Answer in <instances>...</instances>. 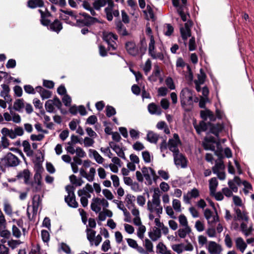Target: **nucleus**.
<instances>
[{"label":"nucleus","instance_id":"f257e3e1","mask_svg":"<svg viewBox=\"0 0 254 254\" xmlns=\"http://www.w3.org/2000/svg\"><path fill=\"white\" fill-rule=\"evenodd\" d=\"M148 55L153 59H158L166 64V51L163 45L155 42L154 36H151L148 47Z\"/></svg>","mask_w":254,"mask_h":254},{"label":"nucleus","instance_id":"f03ea898","mask_svg":"<svg viewBox=\"0 0 254 254\" xmlns=\"http://www.w3.org/2000/svg\"><path fill=\"white\" fill-rule=\"evenodd\" d=\"M161 191L159 188H155L153 190L152 198L147 202V207L150 212H156L160 215L163 212V207L161 205L160 197Z\"/></svg>","mask_w":254,"mask_h":254},{"label":"nucleus","instance_id":"7ed1b4c3","mask_svg":"<svg viewBox=\"0 0 254 254\" xmlns=\"http://www.w3.org/2000/svg\"><path fill=\"white\" fill-rule=\"evenodd\" d=\"M180 98L183 107L192 105L194 102L198 101V98L193 94V91L188 88H184L181 90Z\"/></svg>","mask_w":254,"mask_h":254},{"label":"nucleus","instance_id":"20e7f679","mask_svg":"<svg viewBox=\"0 0 254 254\" xmlns=\"http://www.w3.org/2000/svg\"><path fill=\"white\" fill-rule=\"evenodd\" d=\"M190 17H181L178 20L180 22V32L182 39L186 41L191 37L190 27L193 25L192 21L189 18Z\"/></svg>","mask_w":254,"mask_h":254},{"label":"nucleus","instance_id":"39448f33","mask_svg":"<svg viewBox=\"0 0 254 254\" xmlns=\"http://www.w3.org/2000/svg\"><path fill=\"white\" fill-rule=\"evenodd\" d=\"M71 19V24L75 25L78 26H89L96 22H101V21L94 17H78L79 18H76L77 17H70Z\"/></svg>","mask_w":254,"mask_h":254},{"label":"nucleus","instance_id":"423d86ee","mask_svg":"<svg viewBox=\"0 0 254 254\" xmlns=\"http://www.w3.org/2000/svg\"><path fill=\"white\" fill-rule=\"evenodd\" d=\"M208 127L210 128L211 132L216 136H218L219 133L222 130V126L221 125L212 126L211 124L207 125L203 121L201 122L198 126H195V128L198 133H200L201 131H205Z\"/></svg>","mask_w":254,"mask_h":254},{"label":"nucleus","instance_id":"0eeeda50","mask_svg":"<svg viewBox=\"0 0 254 254\" xmlns=\"http://www.w3.org/2000/svg\"><path fill=\"white\" fill-rule=\"evenodd\" d=\"M20 160L18 158L11 153H8L0 161V164L4 167H15L20 163Z\"/></svg>","mask_w":254,"mask_h":254},{"label":"nucleus","instance_id":"6e6552de","mask_svg":"<svg viewBox=\"0 0 254 254\" xmlns=\"http://www.w3.org/2000/svg\"><path fill=\"white\" fill-rule=\"evenodd\" d=\"M103 209L109 207V202L104 198L99 197H94L92 199L91 203V209L92 211L97 213L101 211V208Z\"/></svg>","mask_w":254,"mask_h":254},{"label":"nucleus","instance_id":"1a4fd4ad","mask_svg":"<svg viewBox=\"0 0 254 254\" xmlns=\"http://www.w3.org/2000/svg\"><path fill=\"white\" fill-rule=\"evenodd\" d=\"M103 38L108 44L109 50H115L117 45L115 41L117 40L118 37L111 32H104L103 33Z\"/></svg>","mask_w":254,"mask_h":254},{"label":"nucleus","instance_id":"9d476101","mask_svg":"<svg viewBox=\"0 0 254 254\" xmlns=\"http://www.w3.org/2000/svg\"><path fill=\"white\" fill-rule=\"evenodd\" d=\"M66 190L67 192V195L65 196V201L69 206L76 208L78 206V202L75 200V197L73 190L71 187H67Z\"/></svg>","mask_w":254,"mask_h":254},{"label":"nucleus","instance_id":"9b49d317","mask_svg":"<svg viewBox=\"0 0 254 254\" xmlns=\"http://www.w3.org/2000/svg\"><path fill=\"white\" fill-rule=\"evenodd\" d=\"M215 155H217L218 157L217 160H216V163L214 167L213 168V171L214 173L216 174L218 177V178L221 180L222 179V154L221 150H216L215 151Z\"/></svg>","mask_w":254,"mask_h":254},{"label":"nucleus","instance_id":"f8f14e48","mask_svg":"<svg viewBox=\"0 0 254 254\" xmlns=\"http://www.w3.org/2000/svg\"><path fill=\"white\" fill-rule=\"evenodd\" d=\"M181 144V141L177 134L175 133L173 138L170 139L168 141V147L173 154L179 152L178 146Z\"/></svg>","mask_w":254,"mask_h":254},{"label":"nucleus","instance_id":"ddd939ff","mask_svg":"<svg viewBox=\"0 0 254 254\" xmlns=\"http://www.w3.org/2000/svg\"><path fill=\"white\" fill-rule=\"evenodd\" d=\"M141 171L145 180L149 181L150 184H151L150 175L152 176L153 179L154 181H156L158 179V176L156 175L155 171L151 168L143 167L142 168Z\"/></svg>","mask_w":254,"mask_h":254},{"label":"nucleus","instance_id":"4468645a","mask_svg":"<svg viewBox=\"0 0 254 254\" xmlns=\"http://www.w3.org/2000/svg\"><path fill=\"white\" fill-rule=\"evenodd\" d=\"M204 215L207 221L208 224H213L219 221L217 214H215L209 209H206L204 212Z\"/></svg>","mask_w":254,"mask_h":254},{"label":"nucleus","instance_id":"2eb2a0df","mask_svg":"<svg viewBox=\"0 0 254 254\" xmlns=\"http://www.w3.org/2000/svg\"><path fill=\"white\" fill-rule=\"evenodd\" d=\"M175 165L178 167L185 168L187 166V160L184 156L179 152L173 154Z\"/></svg>","mask_w":254,"mask_h":254},{"label":"nucleus","instance_id":"dca6fc26","mask_svg":"<svg viewBox=\"0 0 254 254\" xmlns=\"http://www.w3.org/2000/svg\"><path fill=\"white\" fill-rule=\"evenodd\" d=\"M31 189L33 192H38L41 190V176L38 174L34 175V181L30 184Z\"/></svg>","mask_w":254,"mask_h":254},{"label":"nucleus","instance_id":"f3484780","mask_svg":"<svg viewBox=\"0 0 254 254\" xmlns=\"http://www.w3.org/2000/svg\"><path fill=\"white\" fill-rule=\"evenodd\" d=\"M235 211L237 216V219L238 220L242 221L243 222H248L249 217L246 208H243L242 210L240 208H235Z\"/></svg>","mask_w":254,"mask_h":254},{"label":"nucleus","instance_id":"a211bd4d","mask_svg":"<svg viewBox=\"0 0 254 254\" xmlns=\"http://www.w3.org/2000/svg\"><path fill=\"white\" fill-rule=\"evenodd\" d=\"M199 195V191L196 188H193L191 190L189 191L187 194L184 195V201L186 203H190V199L196 198Z\"/></svg>","mask_w":254,"mask_h":254},{"label":"nucleus","instance_id":"6ab92c4d","mask_svg":"<svg viewBox=\"0 0 254 254\" xmlns=\"http://www.w3.org/2000/svg\"><path fill=\"white\" fill-rule=\"evenodd\" d=\"M115 4L113 1H110L107 6L105 8L106 16H119V11L115 9Z\"/></svg>","mask_w":254,"mask_h":254},{"label":"nucleus","instance_id":"aec40b11","mask_svg":"<svg viewBox=\"0 0 254 254\" xmlns=\"http://www.w3.org/2000/svg\"><path fill=\"white\" fill-rule=\"evenodd\" d=\"M93 191V188L92 186L87 184L83 188L78 190L77 194L79 196H88V197H91L90 193Z\"/></svg>","mask_w":254,"mask_h":254},{"label":"nucleus","instance_id":"412c9836","mask_svg":"<svg viewBox=\"0 0 254 254\" xmlns=\"http://www.w3.org/2000/svg\"><path fill=\"white\" fill-rule=\"evenodd\" d=\"M26 5L30 9H35L44 7L45 3L43 0H28L27 1Z\"/></svg>","mask_w":254,"mask_h":254},{"label":"nucleus","instance_id":"4be33fe9","mask_svg":"<svg viewBox=\"0 0 254 254\" xmlns=\"http://www.w3.org/2000/svg\"><path fill=\"white\" fill-rule=\"evenodd\" d=\"M208 250L210 254H220L221 247L214 242H209Z\"/></svg>","mask_w":254,"mask_h":254},{"label":"nucleus","instance_id":"5701e85b","mask_svg":"<svg viewBox=\"0 0 254 254\" xmlns=\"http://www.w3.org/2000/svg\"><path fill=\"white\" fill-rule=\"evenodd\" d=\"M218 145L219 144L217 142L214 141L213 139L209 140L208 138H205V141L203 143L204 148L206 150H215L216 146H217L218 149Z\"/></svg>","mask_w":254,"mask_h":254},{"label":"nucleus","instance_id":"b1692460","mask_svg":"<svg viewBox=\"0 0 254 254\" xmlns=\"http://www.w3.org/2000/svg\"><path fill=\"white\" fill-rule=\"evenodd\" d=\"M2 90L0 92V96L4 99L7 102H11L12 100L9 95L10 91L8 86L6 84L1 85Z\"/></svg>","mask_w":254,"mask_h":254},{"label":"nucleus","instance_id":"393cba45","mask_svg":"<svg viewBox=\"0 0 254 254\" xmlns=\"http://www.w3.org/2000/svg\"><path fill=\"white\" fill-rule=\"evenodd\" d=\"M109 145L111 148H112L120 157L126 159L125 155L123 150L118 145L116 144L113 142H110L109 143Z\"/></svg>","mask_w":254,"mask_h":254},{"label":"nucleus","instance_id":"a878e982","mask_svg":"<svg viewBox=\"0 0 254 254\" xmlns=\"http://www.w3.org/2000/svg\"><path fill=\"white\" fill-rule=\"evenodd\" d=\"M30 173L27 169H25L22 172L19 173L17 176L19 179H23L25 184H29V178L30 177Z\"/></svg>","mask_w":254,"mask_h":254},{"label":"nucleus","instance_id":"bb28decb","mask_svg":"<svg viewBox=\"0 0 254 254\" xmlns=\"http://www.w3.org/2000/svg\"><path fill=\"white\" fill-rule=\"evenodd\" d=\"M191 232V229L190 227H183L182 228H180L176 233L180 238L184 239L188 235H189Z\"/></svg>","mask_w":254,"mask_h":254},{"label":"nucleus","instance_id":"cd10ccee","mask_svg":"<svg viewBox=\"0 0 254 254\" xmlns=\"http://www.w3.org/2000/svg\"><path fill=\"white\" fill-rule=\"evenodd\" d=\"M89 155L90 157L93 156L96 162L99 164H102L104 162V158L95 150L90 149L89 150Z\"/></svg>","mask_w":254,"mask_h":254},{"label":"nucleus","instance_id":"c85d7f7f","mask_svg":"<svg viewBox=\"0 0 254 254\" xmlns=\"http://www.w3.org/2000/svg\"><path fill=\"white\" fill-rule=\"evenodd\" d=\"M35 90L40 94L41 97L43 99L49 98L51 96V92L50 91L44 89L41 86L36 87Z\"/></svg>","mask_w":254,"mask_h":254},{"label":"nucleus","instance_id":"c756f323","mask_svg":"<svg viewBox=\"0 0 254 254\" xmlns=\"http://www.w3.org/2000/svg\"><path fill=\"white\" fill-rule=\"evenodd\" d=\"M236 248L244 253L247 248V244L241 237L237 238L235 241Z\"/></svg>","mask_w":254,"mask_h":254},{"label":"nucleus","instance_id":"7c9ffc66","mask_svg":"<svg viewBox=\"0 0 254 254\" xmlns=\"http://www.w3.org/2000/svg\"><path fill=\"white\" fill-rule=\"evenodd\" d=\"M248 222H242L240 225L242 232L246 237L249 236L252 231V226H250L248 227L247 224Z\"/></svg>","mask_w":254,"mask_h":254},{"label":"nucleus","instance_id":"2f4dec72","mask_svg":"<svg viewBox=\"0 0 254 254\" xmlns=\"http://www.w3.org/2000/svg\"><path fill=\"white\" fill-rule=\"evenodd\" d=\"M148 110L151 114L160 115L161 113L160 108L153 103L148 105Z\"/></svg>","mask_w":254,"mask_h":254},{"label":"nucleus","instance_id":"473e14b6","mask_svg":"<svg viewBox=\"0 0 254 254\" xmlns=\"http://www.w3.org/2000/svg\"><path fill=\"white\" fill-rule=\"evenodd\" d=\"M22 146L23 147V150L27 156L31 157L33 155V151L31 149V145L28 141H23L22 142Z\"/></svg>","mask_w":254,"mask_h":254},{"label":"nucleus","instance_id":"72a5a7b5","mask_svg":"<svg viewBox=\"0 0 254 254\" xmlns=\"http://www.w3.org/2000/svg\"><path fill=\"white\" fill-rule=\"evenodd\" d=\"M1 133L2 135L5 136H8L11 139H14L16 138V135L15 134L14 129H8L6 127H3L1 130Z\"/></svg>","mask_w":254,"mask_h":254},{"label":"nucleus","instance_id":"f704fd0d","mask_svg":"<svg viewBox=\"0 0 254 254\" xmlns=\"http://www.w3.org/2000/svg\"><path fill=\"white\" fill-rule=\"evenodd\" d=\"M161 237V230L159 228H155L152 232L149 233V237L153 241H157Z\"/></svg>","mask_w":254,"mask_h":254},{"label":"nucleus","instance_id":"c9c22d12","mask_svg":"<svg viewBox=\"0 0 254 254\" xmlns=\"http://www.w3.org/2000/svg\"><path fill=\"white\" fill-rule=\"evenodd\" d=\"M119 18H120V17H119ZM116 25L119 33L123 35H127V34L126 29L122 24L121 18H118L117 19L116 21Z\"/></svg>","mask_w":254,"mask_h":254},{"label":"nucleus","instance_id":"e433bc0d","mask_svg":"<svg viewBox=\"0 0 254 254\" xmlns=\"http://www.w3.org/2000/svg\"><path fill=\"white\" fill-rule=\"evenodd\" d=\"M126 49L128 53L131 55L135 56L137 53V49L135 44L131 42H128L126 44Z\"/></svg>","mask_w":254,"mask_h":254},{"label":"nucleus","instance_id":"4c0bfd02","mask_svg":"<svg viewBox=\"0 0 254 254\" xmlns=\"http://www.w3.org/2000/svg\"><path fill=\"white\" fill-rule=\"evenodd\" d=\"M25 107L24 100L22 99H18L15 100L13 104V109L17 111H20Z\"/></svg>","mask_w":254,"mask_h":254},{"label":"nucleus","instance_id":"58836bf2","mask_svg":"<svg viewBox=\"0 0 254 254\" xmlns=\"http://www.w3.org/2000/svg\"><path fill=\"white\" fill-rule=\"evenodd\" d=\"M146 138L149 142L156 143L158 140L159 136L156 133L150 131L148 132Z\"/></svg>","mask_w":254,"mask_h":254},{"label":"nucleus","instance_id":"ea45409f","mask_svg":"<svg viewBox=\"0 0 254 254\" xmlns=\"http://www.w3.org/2000/svg\"><path fill=\"white\" fill-rule=\"evenodd\" d=\"M69 180L70 182L75 187L81 186L84 183L83 181L81 178H77L74 175L69 177Z\"/></svg>","mask_w":254,"mask_h":254},{"label":"nucleus","instance_id":"a19ab883","mask_svg":"<svg viewBox=\"0 0 254 254\" xmlns=\"http://www.w3.org/2000/svg\"><path fill=\"white\" fill-rule=\"evenodd\" d=\"M106 0H95L93 3V8L94 10H99L106 4Z\"/></svg>","mask_w":254,"mask_h":254},{"label":"nucleus","instance_id":"79ce46f5","mask_svg":"<svg viewBox=\"0 0 254 254\" xmlns=\"http://www.w3.org/2000/svg\"><path fill=\"white\" fill-rule=\"evenodd\" d=\"M87 238L90 243L91 245H93V241L96 235V231L90 229H86Z\"/></svg>","mask_w":254,"mask_h":254},{"label":"nucleus","instance_id":"37998d69","mask_svg":"<svg viewBox=\"0 0 254 254\" xmlns=\"http://www.w3.org/2000/svg\"><path fill=\"white\" fill-rule=\"evenodd\" d=\"M201 117L204 120L209 119L210 121L214 120V117L212 112L209 111H202L200 113Z\"/></svg>","mask_w":254,"mask_h":254},{"label":"nucleus","instance_id":"c03bdc74","mask_svg":"<svg viewBox=\"0 0 254 254\" xmlns=\"http://www.w3.org/2000/svg\"><path fill=\"white\" fill-rule=\"evenodd\" d=\"M126 200L127 202V206L128 208H130V206H134V201H135V196L131 194H127L126 195Z\"/></svg>","mask_w":254,"mask_h":254},{"label":"nucleus","instance_id":"a18cd8bd","mask_svg":"<svg viewBox=\"0 0 254 254\" xmlns=\"http://www.w3.org/2000/svg\"><path fill=\"white\" fill-rule=\"evenodd\" d=\"M8 109L10 110V113L12 116V121L16 124H19L21 121V119L19 115L14 112L12 110L10 107H8Z\"/></svg>","mask_w":254,"mask_h":254},{"label":"nucleus","instance_id":"49530a36","mask_svg":"<svg viewBox=\"0 0 254 254\" xmlns=\"http://www.w3.org/2000/svg\"><path fill=\"white\" fill-rule=\"evenodd\" d=\"M218 185V182L216 178H212L209 181V189L211 194H214Z\"/></svg>","mask_w":254,"mask_h":254},{"label":"nucleus","instance_id":"de8ad7c7","mask_svg":"<svg viewBox=\"0 0 254 254\" xmlns=\"http://www.w3.org/2000/svg\"><path fill=\"white\" fill-rule=\"evenodd\" d=\"M206 77L205 74L202 69H200V73L197 74V79L194 81L195 84H203Z\"/></svg>","mask_w":254,"mask_h":254},{"label":"nucleus","instance_id":"09e8293b","mask_svg":"<svg viewBox=\"0 0 254 254\" xmlns=\"http://www.w3.org/2000/svg\"><path fill=\"white\" fill-rule=\"evenodd\" d=\"M233 202L237 206L245 208V206L241 197L237 195H233Z\"/></svg>","mask_w":254,"mask_h":254},{"label":"nucleus","instance_id":"8fccbe9b","mask_svg":"<svg viewBox=\"0 0 254 254\" xmlns=\"http://www.w3.org/2000/svg\"><path fill=\"white\" fill-rule=\"evenodd\" d=\"M50 29L54 31L59 32L62 28L61 23L58 20H56L54 22L50 25Z\"/></svg>","mask_w":254,"mask_h":254},{"label":"nucleus","instance_id":"3c124183","mask_svg":"<svg viewBox=\"0 0 254 254\" xmlns=\"http://www.w3.org/2000/svg\"><path fill=\"white\" fill-rule=\"evenodd\" d=\"M172 250L178 254H182L184 251V244H174L172 246Z\"/></svg>","mask_w":254,"mask_h":254},{"label":"nucleus","instance_id":"603ef678","mask_svg":"<svg viewBox=\"0 0 254 254\" xmlns=\"http://www.w3.org/2000/svg\"><path fill=\"white\" fill-rule=\"evenodd\" d=\"M172 207L177 212L182 211L181 201L177 199H173L172 201Z\"/></svg>","mask_w":254,"mask_h":254},{"label":"nucleus","instance_id":"864d4df0","mask_svg":"<svg viewBox=\"0 0 254 254\" xmlns=\"http://www.w3.org/2000/svg\"><path fill=\"white\" fill-rule=\"evenodd\" d=\"M32 203L34 210L37 211L41 203V199L39 195H35L34 196Z\"/></svg>","mask_w":254,"mask_h":254},{"label":"nucleus","instance_id":"5fc2aeb1","mask_svg":"<svg viewBox=\"0 0 254 254\" xmlns=\"http://www.w3.org/2000/svg\"><path fill=\"white\" fill-rule=\"evenodd\" d=\"M142 156L145 163H150L153 160V156L147 151H144L142 152Z\"/></svg>","mask_w":254,"mask_h":254},{"label":"nucleus","instance_id":"6e6d98bb","mask_svg":"<svg viewBox=\"0 0 254 254\" xmlns=\"http://www.w3.org/2000/svg\"><path fill=\"white\" fill-rule=\"evenodd\" d=\"M82 6L84 9L88 10L90 12V13L94 16L95 14V12L93 8V7L90 5V4L87 1L84 0L82 4Z\"/></svg>","mask_w":254,"mask_h":254},{"label":"nucleus","instance_id":"4d7b16f0","mask_svg":"<svg viewBox=\"0 0 254 254\" xmlns=\"http://www.w3.org/2000/svg\"><path fill=\"white\" fill-rule=\"evenodd\" d=\"M158 178L160 177L165 181L168 180L170 178V175L168 172L164 170L161 169L158 170Z\"/></svg>","mask_w":254,"mask_h":254},{"label":"nucleus","instance_id":"13d9d810","mask_svg":"<svg viewBox=\"0 0 254 254\" xmlns=\"http://www.w3.org/2000/svg\"><path fill=\"white\" fill-rule=\"evenodd\" d=\"M180 224L183 227H190L187 217L184 214H181L178 217Z\"/></svg>","mask_w":254,"mask_h":254},{"label":"nucleus","instance_id":"bf43d9fd","mask_svg":"<svg viewBox=\"0 0 254 254\" xmlns=\"http://www.w3.org/2000/svg\"><path fill=\"white\" fill-rule=\"evenodd\" d=\"M94 142V138L92 137H85L83 140L84 146L86 147L92 146Z\"/></svg>","mask_w":254,"mask_h":254},{"label":"nucleus","instance_id":"052dcab7","mask_svg":"<svg viewBox=\"0 0 254 254\" xmlns=\"http://www.w3.org/2000/svg\"><path fill=\"white\" fill-rule=\"evenodd\" d=\"M164 208L166 210V212L168 215H169L171 218H176V216L175 215V213L173 207H172L170 206H165L164 205Z\"/></svg>","mask_w":254,"mask_h":254},{"label":"nucleus","instance_id":"680f3d73","mask_svg":"<svg viewBox=\"0 0 254 254\" xmlns=\"http://www.w3.org/2000/svg\"><path fill=\"white\" fill-rule=\"evenodd\" d=\"M45 108L47 112L52 113L54 110V106L52 100H48L45 103Z\"/></svg>","mask_w":254,"mask_h":254},{"label":"nucleus","instance_id":"e2e57ef3","mask_svg":"<svg viewBox=\"0 0 254 254\" xmlns=\"http://www.w3.org/2000/svg\"><path fill=\"white\" fill-rule=\"evenodd\" d=\"M137 235L141 239H142L144 237V234L146 231V228L145 226L141 225L138 226Z\"/></svg>","mask_w":254,"mask_h":254},{"label":"nucleus","instance_id":"0e129e2a","mask_svg":"<svg viewBox=\"0 0 254 254\" xmlns=\"http://www.w3.org/2000/svg\"><path fill=\"white\" fill-rule=\"evenodd\" d=\"M152 66V63L150 59H148L144 65L143 66V69L146 74H147V73L150 71Z\"/></svg>","mask_w":254,"mask_h":254},{"label":"nucleus","instance_id":"69168bd1","mask_svg":"<svg viewBox=\"0 0 254 254\" xmlns=\"http://www.w3.org/2000/svg\"><path fill=\"white\" fill-rule=\"evenodd\" d=\"M242 184L244 186L243 189L244 192L245 194H248L249 193L250 190H252L253 188L250 183L246 181H244L242 182Z\"/></svg>","mask_w":254,"mask_h":254},{"label":"nucleus","instance_id":"338daca9","mask_svg":"<svg viewBox=\"0 0 254 254\" xmlns=\"http://www.w3.org/2000/svg\"><path fill=\"white\" fill-rule=\"evenodd\" d=\"M102 193L107 199L112 200L114 198V195L112 192L108 189L103 190Z\"/></svg>","mask_w":254,"mask_h":254},{"label":"nucleus","instance_id":"774afa93","mask_svg":"<svg viewBox=\"0 0 254 254\" xmlns=\"http://www.w3.org/2000/svg\"><path fill=\"white\" fill-rule=\"evenodd\" d=\"M41 237L42 240L45 243H48L50 240V234L46 230L41 231Z\"/></svg>","mask_w":254,"mask_h":254}]
</instances>
